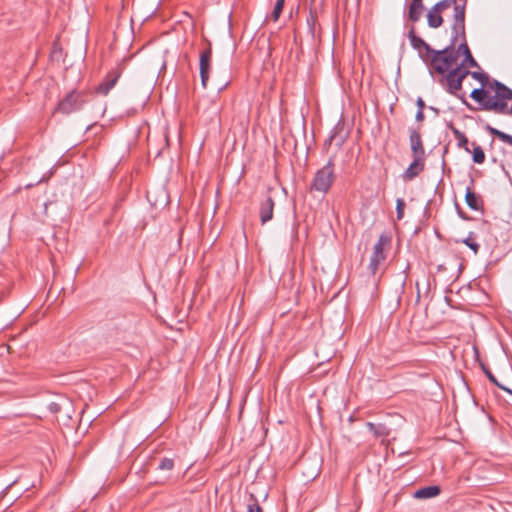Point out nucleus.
<instances>
[{"label": "nucleus", "mask_w": 512, "mask_h": 512, "mask_svg": "<svg viewBox=\"0 0 512 512\" xmlns=\"http://www.w3.org/2000/svg\"><path fill=\"white\" fill-rule=\"evenodd\" d=\"M455 134L457 135L458 139L460 140L461 144H466L468 142L467 138L464 134L460 133L458 130L455 131Z\"/></svg>", "instance_id": "nucleus-32"}, {"label": "nucleus", "mask_w": 512, "mask_h": 512, "mask_svg": "<svg viewBox=\"0 0 512 512\" xmlns=\"http://www.w3.org/2000/svg\"><path fill=\"white\" fill-rule=\"evenodd\" d=\"M465 202L469 208L472 210H479L481 208V199L480 197L473 192L470 188H467L465 194Z\"/></svg>", "instance_id": "nucleus-16"}, {"label": "nucleus", "mask_w": 512, "mask_h": 512, "mask_svg": "<svg viewBox=\"0 0 512 512\" xmlns=\"http://www.w3.org/2000/svg\"><path fill=\"white\" fill-rule=\"evenodd\" d=\"M473 161L477 164H482L485 161V153L480 146H475L473 149Z\"/></svg>", "instance_id": "nucleus-24"}, {"label": "nucleus", "mask_w": 512, "mask_h": 512, "mask_svg": "<svg viewBox=\"0 0 512 512\" xmlns=\"http://www.w3.org/2000/svg\"><path fill=\"white\" fill-rule=\"evenodd\" d=\"M466 65L470 67H478V63L473 58L471 53H468L466 56H464V59L459 66L466 67Z\"/></svg>", "instance_id": "nucleus-29"}, {"label": "nucleus", "mask_w": 512, "mask_h": 512, "mask_svg": "<svg viewBox=\"0 0 512 512\" xmlns=\"http://www.w3.org/2000/svg\"><path fill=\"white\" fill-rule=\"evenodd\" d=\"M450 0H441L431 7L427 13L428 25L431 28H438L443 24L442 12L449 9Z\"/></svg>", "instance_id": "nucleus-9"}, {"label": "nucleus", "mask_w": 512, "mask_h": 512, "mask_svg": "<svg viewBox=\"0 0 512 512\" xmlns=\"http://www.w3.org/2000/svg\"><path fill=\"white\" fill-rule=\"evenodd\" d=\"M459 38H462V42L459 44L457 50H455L456 56L458 57L459 54H463L464 56H466L468 53H471L470 49H469V47H468V45L466 43V37H465V35L463 36V35L460 34L458 36L457 40Z\"/></svg>", "instance_id": "nucleus-23"}, {"label": "nucleus", "mask_w": 512, "mask_h": 512, "mask_svg": "<svg viewBox=\"0 0 512 512\" xmlns=\"http://www.w3.org/2000/svg\"><path fill=\"white\" fill-rule=\"evenodd\" d=\"M440 494V488L438 486H427L418 489L414 493V497L417 499H428L436 497Z\"/></svg>", "instance_id": "nucleus-15"}, {"label": "nucleus", "mask_w": 512, "mask_h": 512, "mask_svg": "<svg viewBox=\"0 0 512 512\" xmlns=\"http://www.w3.org/2000/svg\"><path fill=\"white\" fill-rule=\"evenodd\" d=\"M410 147L414 158L425 159V149L421 135L416 129L413 128H410Z\"/></svg>", "instance_id": "nucleus-10"}, {"label": "nucleus", "mask_w": 512, "mask_h": 512, "mask_svg": "<svg viewBox=\"0 0 512 512\" xmlns=\"http://www.w3.org/2000/svg\"><path fill=\"white\" fill-rule=\"evenodd\" d=\"M48 410L51 413L56 414V413L60 412L61 404L57 403V402H51V403L48 404Z\"/></svg>", "instance_id": "nucleus-31"}, {"label": "nucleus", "mask_w": 512, "mask_h": 512, "mask_svg": "<svg viewBox=\"0 0 512 512\" xmlns=\"http://www.w3.org/2000/svg\"><path fill=\"white\" fill-rule=\"evenodd\" d=\"M486 130H487L490 134H492V135L496 136V137H497L499 140H501L502 142H504V143L509 144V145H511V146H512V136H511V135H509V134H507V133H505V132H502V131H500V130H498V129H496V128H494V127L490 126V125H487V126H486Z\"/></svg>", "instance_id": "nucleus-18"}, {"label": "nucleus", "mask_w": 512, "mask_h": 512, "mask_svg": "<svg viewBox=\"0 0 512 512\" xmlns=\"http://www.w3.org/2000/svg\"><path fill=\"white\" fill-rule=\"evenodd\" d=\"M366 427L374 434L375 437H386L389 435V429L384 424L367 422Z\"/></svg>", "instance_id": "nucleus-17"}, {"label": "nucleus", "mask_w": 512, "mask_h": 512, "mask_svg": "<svg viewBox=\"0 0 512 512\" xmlns=\"http://www.w3.org/2000/svg\"><path fill=\"white\" fill-rule=\"evenodd\" d=\"M211 63H212V48L211 44H208V47L201 51L199 55V70H200V78L201 84L203 88L207 87V82L209 80L210 71H211Z\"/></svg>", "instance_id": "nucleus-8"}, {"label": "nucleus", "mask_w": 512, "mask_h": 512, "mask_svg": "<svg viewBox=\"0 0 512 512\" xmlns=\"http://www.w3.org/2000/svg\"><path fill=\"white\" fill-rule=\"evenodd\" d=\"M247 512H263L262 507L259 505L258 501L251 495V499L247 504Z\"/></svg>", "instance_id": "nucleus-27"}, {"label": "nucleus", "mask_w": 512, "mask_h": 512, "mask_svg": "<svg viewBox=\"0 0 512 512\" xmlns=\"http://www.w3.org/2000/svg\"><path fill=\"white\" fill-rule=\"evenodd\" d=\"M285 0H276L273 12H272V18L274 21H277L280 17V14L283 10Z\"/></svg>", "instance_id": "nucleus-25"}, {"label": "nucleus", "mask_w": 512, "mask_h": 512, "mask_svg": "<svg viewBox=\"0 0 512 512\" xmlns=\"http://www.w3.org/2000/svg\"><path fill=\"white\" fill-rule=\"evenodd\" d=\"M405 201L402 198L396 200V215L397 219L401 220L404 217Z\"/></svg>", "instance_id": "nucleus-28"}, {"label": "nucleus", "mask_w": 512, "mask_h": 512, "mask_svg": "<svg viewBox=\"0 0 512 512\" xmlns=\"http://www.w3.org/2000/svg\"><path fill=\"white\" fill-rule=\"evenodd\" d=\"M424 10L423 0H412L409 6L408 17L412 22H417Z\"/></svg>", "instance_id": "nucleus-14"}, {"label": "nucleus", "mask_w": 512, "mask_h": 512, "mask_svg": "<svg viewBox=\"0 0 512 512\" xmlns=\"http://www.w3.org/2000/svg\"><path fill=\"white\" fill-rule=\"evenodd\" d=\"M415 119H416V121H418V122H421V121H423V120H424V112H423V111H421V109H418V111H417V113H416V115H415Z\"/></svg>", "instance_id": "nucleus-33"}, {"label": "nucleus", "mask_w": 512, "mask_h": 512, "mask_svg": "<svg viewBox=\"0 0 512 512\" xmlns=\"http://www.w3.org/2000/svg\"><path fill=\"white\" fill-rule=\"evenodd\" d=\"M482 368H483V371H484V373L486 374L487 378H488V379H489L493 384H495L496 386H498V387H499V388H501L502 390H504V391H506V392H508L509 394H511V395H512V390H510V389L506 388L505 386L501 385V384L497 381V379H496V377L493 375V373H492L488 368H486V367H484V366H482Z\"/></svg>", "instance_id": "nucleus-21"}, {"label": "nucleus", "mask_w": 512, "mask_h": 512, "mask_svg": "<svg viewBox=\"0 0 512 512\" xmlns=\"http://www.w3.org/2000/svg\"><path fill=\"white\" fill-rule=\"evenodd\" d=\"M334 166V160L330 158L325 166L316 171L310 184L311 191L325 194L330 190L335 180Z\"/></svg>", "instance_id": "nucleus-3"}, {"label": "nucleus", "mask_w": 512, "mask_h": 512, "mask_svg": "<svg viewBox=\"0 0 512 512\" xmlns=\"http://www.w3.org/2000/svg\"><path fill=\"white\" fill-rule=\"evenodd\" d=\"M469 75L466 67L456 66L444 77V85L450 94L456 95L462 87L463 80Z\"/></svg>", "instance_id": "nucleus-5"}, {"label": "nucleus", "mask_w": 512, "mask_h": 512, "mask_svg": "<svg viewBox=\"0 0 512 512\" xmlns=\"http://www.w3.org/2000/svg\"><path fill=\"white\" fill-rule=\"evenodd\" d=\"M462 243L467 245L471 250H473L474 254H477L479 251V244L476 242V237L473 232H470L468 237L462 240Z\"/></svg>", "instance_id": "nucleus-20"}, {"label": "nucleus", "mask_w": 512, "mask_h": 512, "mask_svg": "<svg viewBox=\"0 0 512 512\" xmlns=\"http://www.w3.org/2000/svg\"><path fill=\"white\" fill-rule=\"evenodd\" d=\"M469 75H471L474 79L478 80L483 87H486V85H489L492 82L490 81L488 75L485 73L469 71Z\"/></svg>", "instance_id": "nucleus-22"}, {"label": "nucleus", "mask_w": 512, "mask_h": 512, "mask_svg": "<svg viewBox=\"0 0 512 512\" xmlns=\"http://www.w3.org/2000/svg\"><path fill=\"white\" fill-rule=\"evenodd\" d=\"M174 467V460L171 459V458H162L159 465H158V469L159 470H167V471H170L172 470Z\"/></svg>", "instance_id": "nucleus-26"}, {"label": "nucleus", "mask_w": 512, "mask_h": 512, "mask_svg": "<svg viewBox=\"0 0 512 512\" xmlns=\"http://www.w3.org/2000/svg\"><path fill=\"white\" fill-rule=\"evenodd\" d=\"M417 106H418V109H421V111H423L424 107H425V103L423 101V99L421 97H419L417 99V102H416Z\"/></svg>", "instance_id": "nucleus-34"}, {"label": "nucleus", "mask_w": 512, "mask_h": 512, "mask_svg": "<svg viewBox=\"0 0 512 512\" xmlns=\"http://www.w3.org/2000/svg\"><path fill=\"white\" fill-rule=\"evenodd\" d=\"M409 37L412 45L417 49L424 48L427 55L433 50L423 39L416 37L413 31H410Z\"/></svg>", "instance_id": "nucleus-19"}, {"label": "nucleus", "mask_w": 512, "mask_h": 512, "mask_svg": "<svg viewBox=\"0 0 512 512\" xmlns=\"http://www.w3.org/2000/svg\"><path fill=\"white\" fill-rule=\"evenodd\" d=\"M307 24L309 26L311 33L314 34L315 25H316V17L312 13H310L309 17L307 18Z\"/></svg>", "instance_id": "nucleus-30"}, {"label": "nucleus", "mask_w": 512, "mask_h": 512, "mask_svg": "<svg viewBox=\"0 0 512 512\" xmlns=\"http://www.w3.org/2000/svg\"><path fill=\"white\" fill-rule=\"evenodd\" d=\"M467 0H450L449 8L453 6V42L457 41L458 36L461 34L464 36V21L466 11Z\"/></svg>", "instance_id": "nucleus-4"}, {"label": "nucleus", "mask_w": 512, "mask_h": 512, "mask_svg": "<svg viewBox=\"0 0 512 512\" xmlns=\"http://www.w3.org/2000/svg\"><path fill=\"white\" fill-rule=\"evenodd\" d=\"M456 42H453L451 37V44L442 50H432L427 55L430 73H438L444 75L452 70L453 65H456L457 56L455 52Z\"/></svg>", "instance_id": "nucleus-2"}, {"label": "nucleus", "mask_w": 512, "mask_h": 512, "mask_svg": "<svg viewBox=\"0 0 512 512\" xmlns=\"http://www.w3.org/2000/svg\"><path fill=\"white\" fill-rule=\"evenodd\" d=\"M84 103L83 95L75 90L70 91L62 100L59 101L55 112L70 114L79 110Z\"/></svg>", "instance_id": "nucleus-6"}, {"label": "nucleus", "mask_w": 512, "mask_h": 512, "mask_svg": "<svg viewBox=\"0 0 512 512\" xmlns=\"http://www.w3.org/2000/svg\"><path fill=\"white\" fill-rule=\"evenodd\" d=\"M119 77L120 73L117 71L108 73L104 81L98 85L97 92L102 95H107L109 91L115 86Z\"/></svg>", "instance_id": "nucleus-12"}, {"label": "nucleus", "mask_w": 512, "mask_h": 512, "mask_svg": "<svg viewBox=\"0 0 512 512\" xmlns=\"http://www.w3.org/2000/svg\"><path fill=\"white\" fill-rule=\"evenodd\" d=\"M388 243L389 238L384 235H381L378 241L375 243L368 266V269L372 274H375L378 271L380 264L385 260L386 255L384 253V245Z\"/></svg>", "instance_id": "nucleus-7"}, {"label": "nucleus", "mask_w": 512, "mask_h": 512, "mask_svg": "<svg viewBox=\"0 0 512 512\" xmlns=\"http://www.w3.org/2000/svg\"><path fill=\"white\" fill-rule=\"evenodd\" d=\"M506 114L512 115V104H511L510 110L507 109V113Z\"/></svg>", "instance_id": "nucleus-35"}, {"label": "nucleus", "mask_w": 512, "mask_h": 512, "mask_svg": "<svg viewBox=\"0 0 512 512\" xmlns=\"http://www.w3.org/2000/svg\"><path fill=\"white\" fill-rule=\"evenodd\" d=\"M273 210H274V201L270 196H268L264 201L260 204V220L262 224L267 223L273 218Z\"/></svg>", "instance_id": "nucleus-13"}, {"label": "nucleus", "mask_w": 512, "mask_h": 512, "mask_svg": "<svg viewBox=\"0 0 512 512\" xmlns=\"http://www.w3.org/2000/svg\"><path fill=\"white\" fill-rule=\"evenodd\" d=\"M424 169V159L423 158H414L413 162L409 165V167L405 170L403 174V179L405 181H411L415 177H417Z\"/></svg>", "instance_id": "nucleus-11"}, {"label": "nucleus", "mask_w": 512, "mask_h": 512, "mask_svg": "<svg viewBox=\"0 0 512 512\" xmlns=\"http://www.w3.org/2000/svg\"><path fill=\"white\" fill-rule=\"evenodd\" d=\"M470 97L478 102L483 110L506 114L508 101L512 99V90L497 80L491 84L474 89Z\"/></svg>", "instance_id": "nucleus-1"}]
</instances>
